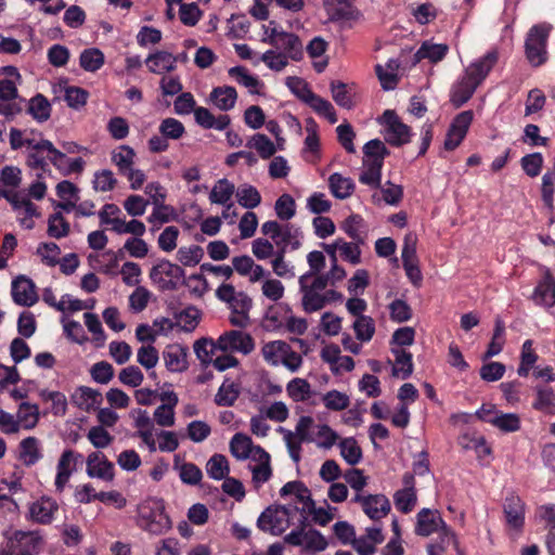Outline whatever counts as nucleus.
Listing matches in <instances>:
<instances>
[{
	"mask_svg": "<svg viewBox=\"0 0 555 555\" xmlns=\"http://www.w3.org/2000/svg\"><path fill=\"white\" fill-rule=\"evenodd\" d=\"M230 77L234 78L237 83L248 88L251 93H259L254 90L258 86H262V82L255 76L250 75L244 66H234L228 70Z\"/></svg>",
	"mask_w": 555,
	"mask_h": 555,
	"instance_id": "51",
	"label": "nucleus"
},
{
	"mask_svg": "<svg viewBox=\"0 0 555 555\" xmlns=\"http://www.w3.org/2000/svg\"><path fill=\"white\" fill-rule=\"evenodd\" d=\"M552 25L547 23H541L533 25L528 34L525 41V53L528 62L534 66H541L547 60V40Z\"/></svg>",
	"mask_w": 555,
	"mask_h": 555,
	"instance_id": "3",
	"label": "nucleus"
},
{
	"mask_svg": "<svg viewBox=\"0 0 555 555\" xmlns=\"http://www.w3.org/2000/svg\"><path fill=\"white\" fill-rule=\"evenodd\" d=\"M102 393L93 388L81 386L73 393L74 403L81 410L90 411L102 403Z\"/></svg>",
	"mask_w": 555,
	"mask_h": 555,
	"instance_id": "26",
	"label": "nucleus"
},
{
	"mask_svg": "<svg viewBox=\"0 0 555 555\" xmlns=\"http://www.w3.org/2000/svg\"><path fill=\"white\" fill-rule=\"evenodd\" d=\"M291 509L287 506L266 508L257 519V527L271 535H281L289 526Z\"/></svg>",
	"mask_w": 555,
	"mask_h": 555,
	"instance_id": "5",
	"label": "nucleus"
},
{
	"mask_svg": "<svg viewBox=\"0 0 555 555\" xmlns=\"http://www.w3.org/2000/svg\"><path fill=\"white\" fill-rule=\"evenodd\" d=\"M206 472L211 479H224L230 472L227 457L222 454H214L206 464Z\"/></svg>",
	"mask_w": 555,
	"mask_h": 555,
	"instance_id": "46",
	"label": "nucleus"
},
{
	"mask_svg": "<svg viewBox=\"0 0 555 555\" xmlns=\"http://www.w3.org/2000/svg\"><path fill=\"white\" fill-rule=\"evenodd\" d=\"M246 147L256 150L262 159L271 158L276 152L274 143L263 133L251 135L246 142Z\"/></svg>",
	"mask_w": 555,
	"mask_h": 555,
	"instance_id": "39",
	"label": "nucleus"
},
{
	"mask_svg": "<svg viewBox=\"0 0 555 555\" xmlns=\"http://www.w3.org/2000/svg\"><path fill=\"white\" fill-rule=\"evenodd\" d=\"M309 279V274H302L299 278V288L302 294L301 306L305 312L311 313L319 311L325 307V297L323 294H320V291H317L307 284V280Z\"/></svg>",
	"mask_w": 555,
	"mask_h": 555,
	"instance_id": "18",
	"label": "nucleus"
},
{
	"mask_svg": "<svg viewBox=\"0 0 555 555\" xmlns=\"http://www.w3.org/2000/svg\"><path fill=\"white\" fill-rule=\"evenodd\" d=\"M152 73L172 72L176 69L173 55L167 51H157L147 56L145 61Z\"/></svg>",
	"mask_w": 555,
	"mask_h": 555,
	"instance_id": "37",
	"label": "nucleus"
},
{
	"mask_svg": "<svg viewBox=\"0 0 555 555\" xmlns=\"http://www.w3.org/2000/svg\"><path fill=\"white\" fill-rule=\"evenodd\" d=\"M356 0H323L324 9L331 22L357 23L363 18L362 12L354 5Z\"/></svg>",
	"mask_w": 555,
	"mask_h": 555,
	"instance_id": "9",
	"label": "nucleus"
},
{
	"mask_svg": "<svg viewBox=\"0 0 555 555\" xmlns=\"http://www.w3.org/2000/svg\"><path fill=\"white\" fill-rule=\"evenodd\" d=\"M184 275V269L167 259H162L157 264L153 266L150 271V279L153 283L157 284L158 288L163 292L176 291L179 281L183 279Z\"/></svg>",
	"mask_w": 555,
	"mask_h": 555,
	"instance_id": "4",
	"label": "nucleus"
},
{
	"mask_svg": "<svg viewBox=\"0 0 555 555\" xmlns=\"http://www.w3.org/2000/svg\"><path fill=\"white\" fill-rule=\"evenodd\" d=\"M365 170L361 172L359 181L371 188H380L382 168L378 164L363 163Z\"/></svg>",
	"mask_w": 555,
	"mask_h": 555,
	"instance_id": "61",
	"label": "nucleus"
},
{
	"mask_svg": "<svg viewBox=\"0 0 555 555\" xmlns=\"http://www.w3.org/2000/svg\"><path fill=\"white\" fill-rule=\"evenodd\" d=\"M274 209L281 220L287 221L296 214L295 199L289 194H282L276 199Z\"/></svg>",
	"mask_w": 555,
	"mask_h": 555,
	"instance_id": "62",
	"label": "nucleus"
},
{
	"mask_svg": "<svg viewBox=\"0 0 555 555\" xmlns=\"http://www.w3.org/2000/svg\"><path fill=\"white\" fill-rule=\"evenodd\" d=\"M278 430L283 434V439L291 459L295 464H298L301 459V443L305 440H300V438L295 437V434L286 428L280 427Z\"/></svg>",
	"mask_w": 555,
	"mask_h": 555,
	"instance_id": "59",
	"label": "nucleus"
},
{
	"mask_svg": "<svg viewBox=\"0 0 555 555\" xmlns=\"http://www.w3.org/2000/svg\"><path fill=\"white\" fill-rule=\"evenodd\" d=\"M448 51L449 47L444 43H431L429 41H425L414 54V61L420 62L427 59L431 63H437L444 59Z\"/></svg>",
	"mask_w": 555,
	"mask_h": 555,
	"instance_id": "30",
	"label": "nucleus"
},
{
	"mask_svg": "<svg viewBox=\"0 0 555 555\" xmlns=\"http://www.w3.org/2000/svg\"><path fill=\"white\" fill-rule=\"evenodd\" d=\"M253 337L238 330L225 332L216 341L209 337H201L192 347H254Z\"/></svg>",
	"mask_w": 555,
	"mask_h": 555,
	"instance_id": "12",
	"label": "nucleus"
},
{
	"mask_svg": "<svg viewBox=\"0 0 555 555\" xmlns=\"http://www.w3.org/2000/svg\"><path fill=\"white\" fill-rule=\"evenodd\" d=\"M352 502L359 503L363 512L372 520H379L386 517L391 508L389 500L384 494L363 495L361 493H357L353 496Z\"/></svg>",
	"mask_w": 555,
	"mask_h": 555,
	"instance_id": "13",
	"label": "nucleus"
},
{
	"mask_svg": "<svg viewBox=\"0 0 555 555\" xmlns=\"http://www.w3.org/2000/svg\"><path fill=\"white\" fill-rule=\"evenodd\" d=\"M417 522L415 527V532L418 535L428 537L431 533L436 532L439 527L446 525L443 519L440 517L437 511H431L429 508H423L417 513Z\"/></svg>",
	"mask_w": 555,
	"mask_h": 555,
	"instance_id": "21",
	"label": "nucleus"
},
{
	"mask_svg": "<svg viewBox=\"0 0 555 555\" xmlns=\"http://www.w3.org/2000/svg\"><path fill=\"white\" fill-rule=\"evenodd\" d=\"M175 321L168 318H157L152 325L140 324L135 328V337L147 347L156 341L158 336H168L172 333L192 332L198 323V310L189 307L176 314Z\"/></svg>",
	"mask_w": 555,
	"mask_h": 555,
	"instance_id": "1",
	"label": "nucleus"
},
{
	"mask_svg": "<svg viewBox=\"0 0 555 555\" xmlns=\"http://www.w3.org/2000/svg\"><path fill=\"white\" fill-rule=\"evenodd\" d=\"M41 537L35 531L16 530L8 537L7 546L10 555H37Z\"/></svg>",
	"mask_w": 555,
	"mask_h": 555,
	"instance_id": "11",
	"label": "nucleus"
},
{
	"mask_svg": "<svg viewBox=\"0 0 555 555\" xmlns=\"http://www.w3.org/2000/svg\"><path fill=\"white\" fill-rule=\"evenodd\" d=\"M11 294L13 301L23 307H31L39 299L35 283L25 275H18L12 281Z\"/></svg>",
	"mask_w": 555,
	"mask_h": 555,
	"instance_id": "14",
	"label": "nucleus"
},
{
	"mask_svg": "<svg viewBox=\"0 0 555 555\" xmlns=\"http://www.w3.org/2000/svg\"><path fill=\"white\" fill-rule=\"evenodd\" d=\"M318 397H320L324 406L330 411H343L350 404L349 396L336 389L330 390L323 395L320 393Z\"/></svg>",
	"mask_w": 555,
	"mask_h": 555,
	"instance_id": "43",
	"label": "nucleus"
},
{
	"mask_svg": "<svg viewBox=\"0 0 555 555\" xmlns=\"http://www.w3.org/2000/svg\"><path fill=\"white\" fill-rule=\"evenodd\" d=\"M240 396V391L234 383L223 382L219 387L215 402L219 406H232Z\"/></svg>",
	"mask_w": 555,
	"mask_h": 555,
	"instance_id": "52",
	"label": "nucleus"
},
{
	"mask_svg": "<svg viewBox=\"0 0 555 555\" xmlns=\"http://www.w3.org/2000/svg\"><path fill=\"white\" fill-rule=\"evenodd\" d=\"M532 406L545 414H555V393L552 388H537V398Z\"/></svg>",
	"mask_w": 555,
	"mask_h": 555,
	"instance_id": "45",
	"label": "nucleus"
},
{
	"mask_svg": "<svg viewBox=\"0 0 555 555\" xmlns=\"http://www.w3.org/2000/svg\"><path fill=\"white\" fill-rule=\"evenodd\" d=\"M236 197L238 204L248 209L256 208L261 203L259 191L250 184L241 185L236 191Z\"/></svg>",
	"mask_w": 555,
	"mask_h": 555,
	"instance_id": "50",
	"label": "nucleus"
},
{
	"mask_svg": "<svg viewBox=\"0 0 555 555\" xmlns=\"http://www.w3.org/2000/svg\"><path fill=\"white\" fill-rule=\"evenodd\" d=\"M83 462V455L73 449H65L56 463L54 487L56 492H63L77 466Z\"/></svg>",
	"mask_w": 555,
	"mask_h": 555,
	"instance_id": "8",
	"label": "nucleus"
},
{
	"mask_svg": "<svg viewBox=\"0 0 555 555\" xmlns=\"http://www.w3.org/2000/svg\"><path fill=\"white\" fill-rule=\"evenodd\" d=\"M158 130L159 133L166 137L168 140H179L185 132L183 124L172 117L163 119Z\"/></svg>",
	"mask_w": 555,
	"mask_h": 555,
	"instance_id": "60",
	"label": "nucleus"
},
{
	"mask_svg": "<svg viewBox=\"0 0 555 555\" xmlns=\"http://www.w3.org/2000/svg\"><path fill=\"white\" fill-rule=\"evenodd\" d=\"M166 366L171 372H182L188 369L185 349H168L164 353Z\"/></svg>",
	"mask_w": 555,
	"mask_h": 555,
	"instance_id": "55",
	"label": "nucleus"
},
{
	"mask_svg": "<svg viewBox=\"0 0 555 555\" xmlns=\"http://www.w3.org/2000/svg\"><path fill=\"white\" fill-rule=\"evenodd\" d=\"M17 421L24 429H33L39 421V408L26 401L21 402L16 413Z\"/></svg>",
	"mask_w": 555,
	"mask_h": 555,
	"instance_id": "41",
	"label": "nucleus"
},
{
	"mask_svg": "<svg viewBox=\"0 0 555 555\" xmlns=\"http://www.w3.org/2000/svg\"><path fill=\"white\" fill-rule=\"evenodd\" d=\"M390 154L385 143L379 139H373L363 146V163L384 165V159Z\"/></svg>",
	"mask_w": 555,
	"mask_h": 555,
	"instance_id": "33",
	"label": "nucleus"
},
{
	"mask_svg": "<svg viewBox=\"0 0 555 555\" xmlns=\"http://www.w3.org/2000/svg\"><path fill=\"white\" fill-rule=\"evenodd\" d=\"M234 191L235 188L232 182L225 178L220 179L212 188L209 199L212 204L225 205L231 199Z\"/></svg>",
	"mask_w": 555,
	"mask_h": 555,
	"instance_id": "47",
	"label": "nucleus"
},
{
	"mask_svg": "<svg viewBox=\"0 0 555 555\" xmlns=\"http://www.w3.org/2000/svg\"><path fill=\"white\" fill-rule=\"evenodd\" d=\"M499 60V54L495 50L487 52L482 57L473 62L466 69L465 75L472 79L475 85L480 86L487 78L491 69L494 67Z\"/></svg>",
	"mask_w": 555,
	"mask_h": 555,
	"instance_id": "17",
	"label": "nucleus"
},
{
	"mask_svg": "<svg viewBox=\"0 0 555 555\" xmlns=\"http://www.w3.org/2000/svg\"><path fill=\"white\" fill-rule=\"evenodd\" d=\"M285 85L296 98L306 104L309 102L310 95L314 94L309 85L300 77L289 76L286 78Z\"/></svg>",
	"mask_w": 555,
	"mask_h": 555,
	"instance_id": "57",
	"label": "nucleus"
},
{
	"mask_svg": "<svg viewBox=\"0 0 555 555\" xmlns=\"http://www.w3.org/2000/svg\"><path fill=\"white\" fill-rule=\"evenodd\" d=\"M43 457L42 444L36 437L24 438L18 444V459L27 467L34 466Z\"/></svg>",
	"mask_w": 555,
	"mask_h": 555,
	"instance_id": "19",
	"label": "nucleus"
},
{
	"mask_svg": "<svg viewBox=\"0 0 555 555\" xmlns=\"http://www.w3.org/2000/svg\"><path fill=\"white\" fill-rule=\"evenodd\" d=\"M315 429L314 438H310V441H314L320 449L328 450L338 443L339 435L327 424H319Z\"/></svg>",
	"mask_w": 555,
	"mask_h": 555,
	"instance_id": "44",
	"label": "nucleus"
},
{
	"mask_svg": "<svg viewBox=\"0 0 555 555\" xmlns=\"http://www.w3.org/2000/svg\"><path fill=\"white\" fill-rule=\"evenodd\" d=\"M478 85L469 79L465 74L452 87L450 93V102L455 108H460L468 102L474 95Z\"/></svg>",
	"mask_w": 555,
	"mask_h": 555,
	"instance_id": "23",
	"label": "nucleus"
},
{
	"mask_svg": "<svg viewBox=\"0 0 555 555\" xmlns=\"http://www.w3.org/2000/svg\"><path fill=\"white\" fill-rule=\"evenodd\" d=\"M530 298L537 306L544 308L555 306V276L548 269L544 270Z\"/></svg>",
	"mask_w": 555,
	"mask_h": 555,
	"instance_id": "16",
	"label": "nucleus"
},
{
	"mask_svg": "<svg viewBox=\"0 0 555 555\" xmlns=\"http://www.w3.org/2000/svg\"><path fill=\"white\" fill-rule=\"evenodd\" d=\"M382 121L385 125L384 139L392 146H402L411 140V128L403 124L397 113L386 109L383 113Z\"/></svg>",
	"mask_w": 555,
	"mask_h": 555,
	"instance_id": "7",
	"label": "nucleus"
},
{
	"mask_svg": "<svg viewBox=\"0 0 555 555\" xmlns=\"http://www.w3.org/2000/svg\"><path fill=\"white\" fill-rule=\"evenodd\" d=\"M27 113L38 122H44L51 116V104L43 94L37 93L28 101Z\"/></svg>",
	"mask_w": 555,
	"mask_h": 555,
	"instance_id": "35",
	"label": "nucleus"
},
{
	"mask_svg": "<svg viewBox=\"0 0 555 555\" xmlns=\"http://www.w3.org/2000/svg\"><path fill=\"white\" fill-rule=\"evenodd\" d=\"M167 403H163L154 411L155 422L163 427H170L175 424V406L178 404L177 395L171 391L166 393Z\"/></svg>",
	"mask_w": 555,
	"mask_h": 555,
	"instance_id": "27",
	"label": "nucleus"
},
{
	"mask_svg": "<svg viewBox=\"0 0 555 555\" xmlns=\"http://www.w3.org/2000/svg\"><path fill=\"white\" fill-rule=\"evenodd\" d=\"M236 99L237 92L234 87H217L210 92V100L219 109L224 112L234 107Z\"/></svg>",
	"mask_w": 555,
	"mask_h": 555,
	"instance_id": "31",
	"label": "nucleus"
},
{
	"mask_svg": "<svg viewBox=\"0 0 555 555\" xmlns=\"http://www.w3.org/2000/svg\"><path fill=\"white\" fill-rule=\"evenodd\" d=\"M356 337L362 343L371 340L375 333L374 320L367 315H360L353 322Z\"/></svg>",
	"mask_w": 555,
	"mask_h": 555,
	"instance_id": "58",
	"label": "nucleus"
},
{
	"mask_svg": "<svg viewBox=\"0 0 555 555\" xmlns=\"http://www.w3.org/2000/svg\"><path fill=\"white\" fill-rule=\"evenodd\" d=\"M284 542L293 546H302L304 551L315 554L324 551L328 543L325 537L315 529H294L284 537Z\"/></svg>",
	"mask_w": 555,
	"mask_h": 555,
	"instance_id": "6",
	"label": "nucleus"
},
{
	"mask_svg": "<svg viewBox=\"0 0 555 555\" xmlns=\"http://www.w3.org/2000/svg\"><path fill=\"white\" fill-rule=\"evenodd\" d=\"M117 185V179L109 169H102L94 172L92 181L93 190L96 192H109Z\"/></svg>",
	"mask_w": 555,
	"mask_h": 555,
	"instance_id": "56",
	"label": "nucleus"
},
{
	"mask_svg": "<svg viewBox=\"0 0 555 555\" xmlns=\"http://www.w3.org/2000/svg\"><path fill=\"white\" fill-rule=\"evenodd\" d=\"M503 508L507 525L514 529H520L525 521V505L521 499L516 495L507 496Z\"/></svg>",
	"mask_w": 555,
	"mask_h": 555,
	"instance_id": "24",
	"label": "nucleus"
},
{
	"mask_svg": "<svg viewBox=\"0 0 555 555\" xmlns=\"http://www.w3.org/2000/svg\"><path fill=\"white\" fill-rule=\"evenodd\" d=\"M340 228L352 241L358 244L365 243L366 224L360 215H350L343 221Z\"/></svg>",
	"mask_w": 555,
	"mask_h": 555,
	"instance_id": "28",
	"label": "nucleus"
},
{
	"mask_svg": "<svg viewBox=\"0 0 555 555\" xmlns=\"http://www.w3.org/2000/svg\"><path fill=\"white\" fill-rule=\"evenodd\" d=\"M80 66L87 72H96L104 64V54L96 48L86 49L79 57Z\"/></svg>",
	"mask_w": 555,
	"mask_h": 555,
	"instance_id": "49",
	"label": "nucleus"
},
{
	"mask_svg": "<svg viewBox=\"0 0 555 555\" xmlns=\"http://www.w3.org/2000/svg\"><path fill=\"white\" fill-rule=\"evenodd\" d=\"M321 357L330 366L333 374L339 375L350 372L354 367V361L349 356L340 354V349H321Z\"/></svg>",
	"mask_w": 555,
	"mask_h": 555,
	"instance_id": "22",
	"label": "nucleus"
},
{
	"mask_svg": "<svg viewBox=\"0 0 555 555\" xmlns=\"http://www.w3.org/2000/svg\"><path fill=\"white\" fill-rule=\"evenodd\" d=\"M341 457L347 464L354 466L362 461V449L353 437L343 438L337 443Z\"/></svg>",
	"mask_w": 555,
	"mask_h": 555,
	"instance_id": "36",
	"label": "nucleus"
},
{
	"mask_svg": "<svg viewBox=\"0 0 555 555\" xmlns=\"http://www.w3.org/2000/svg\"><path fill=\"white\" fill-rule=\"evenodd\" d=\"M289 397L296 402L309 401L317 404L315 398L320 395L311 388V385L302 378H294L286 388Z\"/></svg>",
	"mask_w": 555,
	"mask_h": 555,
	"instance_id": "25",
	"label": "nucleus"
},
{
	"mask_svg": "<svg viewBox=\"0 0 555 555\" xmlns=\"http://www.w3.org/2000/svg\"><path fill=\"white\" fill-rule=\"evenodd\" d=\"M86 463V473L90 478H98L108 482L114 480V464L102 452H91L87 456Z\"/></svg>",
	"mask_w": 555,
	"mask_h": 555,
	"instance_id": "15",
	"label": "nucleus"
},
{
	"mask_svg": "<svg viewBox=\"0 0 555 555\" xmlns=\"http://www.w3.org/2000/svg\"><path fill=\"white\" fill-rule=\"evenodd\" d=\"M134 158L135 152L129 145H120L111 153V162L117 167L121 176L134 165Z\"/></svg>",
	"mask_w": 555,
	"mask_h": 555,
	"instance_id": "32",
	"label": "nucleus"
},
{
	"mask_svg": "<svg viewBox=\"0 0 555 555\" xmlns=\"http://www.w3.org/2000/svg\"><path fill=\"white\" fill-rule=\"evenodd\" d=\"M175 468L178 470L181 481L185 485L197 486L203 478V473L197 465L191 462L179 464L178 456L175 459Z\"/></svg>",
	"mask_w": 555,
	"mask_h": 555,
	"instance_id": "40",
	"label": "nucleus"
},
{
	"mask_svg": "<svg viewBox=\"0 0 555 555\" xmlns=\"http://www.w3.org/2000/svg\"><path fill=\"white\" fill-rule=\"evenodd\" d=\"M204 257V249L199 245L190 247H180L177 251V259L184 267H194L201 262Z\"/></svg>",
	"mask_w": 555,
	"mask_h": 555,
	"instance_id": "54",
	"label": "nucleus"
},
{
	"mask_svg": "<svg viewBox=\"0 0 555 555\" xmlns=\"http://www.w3.org/2000/svg\"><path fill=\"white\" fill-rule=\"evenodd\" d=\"M328 186L332 194L339 199H345L351 196L356 188L352 179L344 177L338 172H334L330 176Z\"/></svg>",
	"mask_w": 555,
	"mask_h": 555,
	"instance_id": "34",
	"label": "nucleus"
},
{
	"mask_svg": "<svg viewBox=\"0 0 555 555\" xmlns=\"http://www.w3.org/2000/svg\"><path fill=\"white\" fill-rule=\"evenodd\" d=\"M57 508L59 505L53 499L42 496L29 506V516L34 521L47 525L53 520Z\"/></svg>",
	"mask_w": 555,
	"mask_h": 555,
	"instance_id": "20",
	"label": "nucleus"
},
{
	"mask_svg": "<svg viewBox=\"0 0 555 555\" xmlns=\"http://www.w3.org/2000/svg\"><path fill=\"white\" fill-rule=\"evenodd\" d=\"M417 501L416 491L398 490L393 494L395 506L403 514L410 513Z\"/></svg>",
	"mask_w": 555,
	"mask_h": 555,
	"instance_id": "64",
	"label": "nucleus"
},
{
	"mask_svg": "<svg viewBox=\"0 0 555 555\" xmlns=\"http://www.w3.org/2000/svg\"><path fill=\"white\" fill-rule=\"evenodd\" d=\"M70 225L62 212L52 214L48 219V235L54 238H62L68 235Z\"/></svg>",
	"mask_w": 555,
	"mask_h": 555,
	"instance_id": "53",
	"label": "nucleus"
},
{
	"mask_svg": "<svg viewBox=\"0 0 555 555\" xmlns=\"http://www.w3.org/2000/svg\"><path fill=\"white\" fill-rule=\"evenodd\" d=\"M395 362L392 364V375L402 379L408 378L413 372L412 354L405 352V349H392Z\"/></svg>",
	"mask_w": 555,
	"mask_h": 555,
	"instance_id": "38",
	"label": "nucleus"
},
{
	"mask_svg": "<svg viewBox=\"0 0 555 555\" xmlns=\"http://www.w3.org/2000/svg\"><path fill=\"white\" fill-rule=\"evenodd\" d=\"M492 425L504 433H514L520 428V420L515 413L499 412Z\"/></svg>",
	"mask_w": 555,
	"mask_h": 555,
	"instance_id": "63",
	"label": "nucleus"
},
{
	"mask_svg": "<svg viewBox=\"0 0 555 555\" xmlns=\"http://www.w3.org/2000/svg\"><path fill=\"white\" fill-rule=\"evenodd\" d=\"M276 48L284 50L285 55L293 61H300L304 57V47L299 37L293 33H283L275 44Z\"/></svg>",
	"mask_w": 555,
	"mask_h": 555,
	"instance_id": "29",
	"label": "nucleus"
},
{
	"mask_svg": "<svg viewBox=\"0 0 555 555\" xmlns=\"http://www.w3.org/2000/svg\"><path fill=\"white\" fill-rule=\"evenodd\" d=\"M40 147H44L48 152L50 163L64 176L73 173H81L85 169L86 162L81 157L68 158L66 154L57 150L52 142H43Z\"/></svg>",
	"mask_w": 555,
	"mask_h": 555,
	"instance_id": "10",
	"label": "nucleus"
},
{
	"mask_svg": "<svg viewBox=\"0 0 555 555\" xmlns=\"http://www.w3.org/2000/svg\"><path fill=\"white\" fill-rule=\"evenodd\" d=\"M137 512V525L151 534H163L171 528V520L165 512L162 499H145L138 505Z\"/></svg>",
	"mask_w": 555,
	"mask_h": 555,
	"instance_id": "2",
	"label": "nucleus"
},
{
	"mask_svg": "<svg viewBox=\"0 0 555 555\" xmlns=\"http://www.w3.org/2000/svg\"><path fill=\"white\" fill-rule=\"evenodd\" d=\"M254 443L245 434H235L230 441V452L237 460L249 459Z\"/></svg>",
	"mask_w": 555,
	"mask_h": 555,
	"instance_id": "42",
	"label": "nucleus"
},
{
	"mask_svg": "<svg viewBox=\"0 0 555 555\" xmlns=\"http://www.w3.org/2000/svg\"><path fill=\"white\" fill-rule=\"evenodd\" d=\"M315 113L323 116L328 120L330 124L337 122V115L332 103L318 94L310 95V100L307 103Z\"/></svg>",
	"mask_w": 555,
	"mask_h": 555,
	"instance_id": "48",
	"label": "nucleus"
}]
</instances>
